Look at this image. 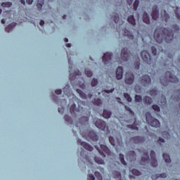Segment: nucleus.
<instances>
[{
    "label": "nucleus",
    "instance_id": "obj_1",
    "mask_svg": "<svg viewBox=\"0 0 180 180\" xmlns=\"http://www.w3.org/2000/svg\"><path fill=\"white\" fill-rule=\"evenodd\" d=\"M179 33V26L173 25L171 30L167 28H157L154 33V39L161 44L162 43H171L174 40V34Z\"/></svg>",
    "mask_w": 180,
    "mask_h": 180
},
{
    "label": "nucleus",
    "instance_id": "obj_2",
    "mask_svg": "<svg viewBox=\"0 0 180 180\" xmlns=\"http://www.w3.org/2000/svg\"><path fill=\"white\" fill-rule=\"evenodd\" d=\"M143 157L141 158L140 160V164L141 165H147V164H150L151 167H158V161L155 158V152L154 150L150 151V159L148 156V150H143Z\"/></svg>",
    "mask_w": 180,
    "mask_h": 180
},
{
    "label": "nucleus",
    "instance_id": "obj_3",
    "mask_svg": "<svg viewBox=\"0 0 180 180\" xmlns=\"http://www.w3.org/2000/svg\"><path fill=\"white\" fill-rule=\"evenodd\" d=\"M160 82L163 86H168L169 82L178 84L179 79L171 72L167 71L165 72L164 77L160 78Z\"/></svg>",
    "mask_w": 180,
    "mask_h": 180
},
{
    "label": "nucleus",
    "instance_id": "obj_4",
    "mask_svg": "<svg viewBox=\"0 0 180 180\" xmlns=\"http://www.w3.org/2000/svg\"><path fill=\"white\" fill-rule=\"evenodd\" d=\"M94 147L102 157H106V155L108 157H113V153L105 145L100 144V148L98 146H95Z\"/></svg>",
    "mask_w": 180,
    "mask_h": 180
},
{
    "label": "nucleus",
    "instance_id": "obj_5",
    "mask_svg": "<svg viewBox=\"0 0 180 180\" xmlns=\"http://www.w3.org/2000/svg\"><path fill=\"white\" fill-rule=\"evenodd\" d=\"M146 120L148 123V124H150L152 127H160L161 126V124L160 123V121L151 115V113L146 112Z\"/></svg>",
    "mask_w": 180,
    "mask_h": 180
},
{
    "label": "nucleus",
    "instance_id": "obj_6",
    "mask_svg": "<svg viewBox=\"0 0 180 180\" xmlns=\"http://www.w3.org/2000/svg\"><path fill=\"white\" fill-rule=\"evenodd\" d=\"M83 137H85L88 141L91 140L92 141H98L99 140V136L96 135V133L94 131H86L84 134H82Z\"/></svg>",
    "mask_w": 180,
    "mask_h": 180
},
{
    "label": "nucleus",
    "instance_id": "obj_7",
    "mask_svg": "<svg viewBox=\"0 0 180 180\" xmlns=\"http://www.w3.org/2000/svg\"><path fill=\"white\" fill-rule=\"evenodd\" d=\"M139 83L142 86H148L151 85V77L148 75H143L139 79Z\"/></svg>",
    "mask_w": 180,
    "mask_h": 180
},
{
    "label": "nucleus",
    "instance_id": "obj_8",
    "mask_svg": "<svg viewBox=\"0 0 180 180\" xmlns=\"http://www.w3.org/2000/svg\"><path fill=\"white\" fill-rule=\"evenodd\" d=\"M95 126H96L98 127V129H100L101 130H103V131H109V127L106 125V122H105L102 120L97 119L95 121Z\"/></svg>",
    "mask_w": 180,
    "mask_h": 180
},
{
    "label": "nucleus",
    "instance_id": "obj_9",
    "mask_svg": "<svg viewBox=\"0 0 180 180\" xmlns=\"http://www.w3.org/2000/svg\"><path fill=\"white\" fill-rule=\"evenodd\" d=\"M132 54L127 48H123L121 51V58L123 61H129Z\"/></svg>",
    "mask_w": 180,
    "mask_h": 180
},
{
    "label": "nucleus",
    "instance_id": "obj_10",
    "mask_svg": "<svg viewBox=\"0 0 180 180\" xmlns=\"http://www.w3.org/2000/svg\"><path fill=\"white\" fill-rule=\"evenodd\" d=\"M141 56L142 58V60H143V61L146 63V64H151L153 59L151 58V55H150V53H148V51H142L141 53Z\"/></svg>",
    "mask_w": 180,
    "mask_h": 180
},
{
    "label": "nucleus",
    "instance_id": "obj_11",
    "mask_svg": "<svg viewBox=\"0 0 180 180\" xmlns=\"http://www.w3.org/2000/svg\"><path fill=\"white\" fill-rule=\"evenodd\" d=\"M86 154H88V152L83 151V158L84 159V163L87 164L89 168H90V169H91L92 172H94V169H95V167H93L94 163H92V162H91V160H89V157Z\"/></svg>",
    "mask_w": 180,
    "mask_h": 180
},
{
    "label": "nucleus",
    "instance_id": "obj_12",
    "mask_svg": "<svg viewBox=\"0 0 180 180\" xmlns=\"http://www.w3.org/2000/svg\"><path fill=\"white\" fill-rule=\"evenodd\" d=\"M134 82V73L127 72L125 75V83L128 85H131Z\"/></svg>",
    "mask_w": 180,
    "mask_h": 180
},
{
    "label": "nucleus",
    "instance_id": "obj_13",
    "mask_svg": "<svg viewBox=\"0 0 180 180\" xmlns=\"http://www.w3.org/2000/svg\"><path fill=\"white\" fill-rule=\"evenodd\" d=\"M84 111V108L79 105L78 108H77V105L75 103L72 104L70 107V113L72 115H75L77 116L78 113H81V112Z\"/></svg>",
    "mask_w": 180,
    "mask_h": 180
},
{
    "label": "nucleus",
    "instance_id": "obj_14",
    "mask_svg": "<svg viewBox=\"0 0 180 180\" xmlns=\"http://www.w3.org/2000/svg\"><path fill=\"white\" fill-rule=\"evenodd\" d=\"M113 57V54L110 52H107L104 53L103 56V61L104 64L106 65L107 64H109L112 61V58Z\"/></svg>",
    "mask_w": 180,
    "mask_h": 180
},
{
    "label": "nucleus",
    "instance_id": "obj_15",
    "mask_svg": "<svg viewBox=\"0 0 180 180\" xmlns=\"http://www.w3.org/2000/svg\"><path fill=\"white\" fill-rule=\"evenodd\" d=\"M77 144L78 146H82V147L84 148L87 151H92V150H94V148L91 145L88 144L86 142L82 141L81 139L77 140Z\"/></svg>",
    "mask_w": 180,
    "mask_h": 180
},
{
    "label": "nucleus",
    "instance_id": "obj_16",
    "mask_svg": "<svg viewBox=\"0 0 180 180\" xmlns=\"http://www.w3.org/2000/svg\"><path fill=\"white\" fill-rule=\"evenodd\" d=\"M130 141L135 144H141V143H144V141H146V139L143 136H134L131 138Z\"/></svg>",
    "mask_w": 180,
    "mask_h": 180
},
{
    "label": "nucleus",
    "instance_id": "obj_17",
    "mask_svg": "<svg viewBox=\"0 0 180 180\" xmlns=\"http://www.w3.org/2000/svg\"><path fill=\"white\" fill-rule=\"evenodd\" d=\"M109 141L111 144V146H120L122 147L123 146V141H122V137L120 138V139H117V141H115V139L112 136L109 137Z\"/></svg>",
    "mask_w": 180,
    "mask_h": 180
},
{
    "label": "nucleus",
    "instance_id": "obj_18",
    "mask_svg": "<svg viewBox=\"0 0 180 180\" xmlns=\"http://www.w3.org/2000/svg\"><path fill=\"white\" fill-rule=\"evenodd\" d=\"M151 16H152V19L153 20H157V19H158V18L160 16V13L158 11V6H157L156 5L153 6V11L151 13Z\"/></svg>",
    "mask_w": 180,
    "mask_h": 180
},
{
    "label": "nucleus",
    "instance_id": "obj_19",
    "mask_svg": "<svg viewBox=\"0 0 180 180\" xmlns=\"http://www.w3.org/2000/svg\"><path fill=\"white\" fill-rule=\"evenodd\" d=\"M89 116H91V112H89L88 116H84L79 119L80 124H88L89 123Z\"/></svg>",
    "mask_w": 180,
    "mask_h": 180
},
{
    "label": "nucleus",
    "instance_id": "obj_20",
    "mask_svg": "<svg viewBox=\"0 0 180 180\" xmlns=\"http://www.w3.org/2000/svg\"><path fill=\"white\" fill-rule=\"evenodd\" d=\"M117 79H122L123 78V67L119 66L116 70Z\"/></svg>",
    "mask_w": 180,
    "mask_h": 180
},
{
    "label": "nucleus",
    "instance_id": "obj_21",
    "mask_svg": "<svg viewBox=\"0 0 180 180\" xmlns=\"http://www.w3.org/2000/svg\"><path fill=\"white\" fill-rule=\"evenodd\" d=\"M63 92L66 96H71V95L72 94V91H71V89L68 85H66L63 88Z\"/></svg>",
    "mask_w": 180,
    "mask_h": 180
},
{
    "label": "nucleus",
    "instance_id": "obj_22",
    "mask_svg": "<svg viewBox=\"0 0 180 180\" xmlns=\"http://www.w3.org/2000/svg\"><path fill=\"white\" fill-rule=\"evenodd\" d=\"M124 36L128 37L129 40H134V35L126 29L124 30Z\"/></svg>",
    "mask_w": 180,
    "mask_h": 180
},
{
    "label": "nucleus",
    "instance_id": "obj_23",
    "mask_svg": "<svg viewBox=\"0 0 180 180\" xmlns=\"http://www.w3.org/2000/svg\"><path fill=\"white\" fill-rule=\"evenodd\" d=\"M127 157L130 160V161H134V160H136V152H134V150L128 152Z\"/></svg>",
    "mask_w": 180,
    "mask_h": 180
},
{
    "label": "nucleus",
    "instance_id": "obj_24",
    "mask_svg": "<svg viewBox=\"0 0 180 180\" xmlns=\"http://www.w3.org/2000/svg\"><path fill=\"white\" fill-rule=\"evenodd\" d=\"M142 20L144 23H146V25H150V17L146 12L143 13Z\"/></svg>",
    "mask_w": 180,
    "mask_h": 180
},
{
    "label": "nucleus",
    "instance_id": "obj_25",
    "mask_svg": "<svg viewBox=\"0 0 180 180\" xmlns=\"http://www.w3.org/2000/svg\"><path fill=\"white\" fill-rule=\"evenodd\" d=\"M151 178L153 180L158 179V178H167V173H162L160 174H153Z\"/></svg>",
    "mask_w": 180,
    "mask_h": 180
},
{
    "label": "nucleus",
    "instance_id": "obj_26",
    "mask_svg": "<svg viewBox=\"0 0 180 180\" xmlns=\"http://www.w3.org/2000/svg\"><path fill=\"white\" fill-rule=\"evenodd\" d=\"M15 27H16V22H12L11 24L6 27L5 30L6 32H7V33H9L10 32H12V30H13V28Z\"/></svg>",
    "mask_w": 180,
    "mask_h": 180
},
{
    "label": "nucleus",
    "instance_id": "obj_27",
    "mask_svg": "<svg viewBox=\"0 0 180 180\" xmlns=\"http://www.w3.org/2000/svg\"><path fill=\"white\" fill-rule=\"evenodd\" d=\"M111 18L113 19L115 23H119L120 26H121L122 24H120V18H119V14L114 13Z\"/></svg>",
    "mask_w": 180,
    "mask_h": 180
},
{
    "label": "nucleus",
    "instance_id": "obj_28",
    "mask_svg": "<svg viewBox=\"0 0 180 180\" xmlns=\"http://www.w3.org/2000/svg\"><path fill=\"white\" fill-rule=\"evenodd\" d=\"M53 101H55V102H56V103H58L60 104V103H65V105H67V100L65 99H62V100H60L58 99V97H57V96H55L54 94H53Z\"/></svg>",
    "mask_w": 180,
    "mask_h": 180
},
{
    "label": "nucleus",
    "instance_id": "obj_29",
    "mask_svg": "<svg viewBox=\"0 0 180 180\" xmlns=\"http://www.w3.org/2000/svg\"><path fill=\"white\" fill-rule=\"evenodd\" d=\"M162 19L166 22H168V20H169V14H168L167 11H163V12H162Z\"/></svg>",
    "mask_w": 180,
    "mask_h": 180
},
{
    "label": "nucleus",
    "instance_id": "obj_30",
    "mask_svg": "<svg viewBox=\"0 0 180 180\" xmlns=\"http://www.w3.org/2000/svg\"><path fill=\"white\" fill-rule=\"evenodd\" d=\"M143 103L145 105H151L153 103V98L148 96L143 97Z\"/></svg>",
    "mask_w": 180,
    "mask_h": 180
},
{
    "label": "nucleus",
    "instance_id": "obj_31",
    "mask_svg": "<svg viewBox=\"0 0 180 180\" xmlns=\"http://www.w3.org/2000/svg\"><path fill=\"white\" fill-rule=\"evenodd\" d=\"M81 72H79V70H77L76 72H75L73 74L72 73H70V79L71 81H72V79H74L75 78H77V76H79L81 75Z\"/></svg>",
    "mask_w": 180,
    "mask_h": 180
},
{
    "label": "nucleus",
    "instance_id": "obj_32",
    "mask_svg": "<svg viewBox=\"0 0 180 180\" xmlns=\"http://www.w3.org/2000/svg\"><path fill=\"white\" fill-rule=\"evenodd\" d=\"M127 21L130 25H132V26H136V19H134V15L128 16Z\"/></svg>",
    "mask_w": 180,
    "mask_h": 180
},
{
    "label": "nucleus",
    "instance_id": "obj_33",
    "mask_svg": "<svg viewBox=\"0 0 180 180\" xmlns=\"http://www.w3.org/2000/svg\"><path fill=\"white\" fill-rule=\"evenodd\" d=\"M112 116V112L108 110H104L103 112V117L105 119H109Z\"/></svg>",
    "mask_w": 180,
    "mask_h": 180
},
{
    "label": "nucleus",
    "instance_id": "obj_34",
    "mask_svg": "<svg viewBox=\"0 0 180 180\" xmlns=\"http://www.w3.org/2000/svg\"><path fill=\"white\" fill-rule=\"evenodd\" d=\"M112 175L115 179H122V173L117 172L116 170L112 172Z\"/></svg>",
    "mask_w": 180,
    "mask_h": 180
},
{
    "label": "nucleus",
    "instance_id": "obj_35",
    "mask_svg": "<svg viewBox=\"0 0 180 180\" xmlns=\"http://www.w3.org/2000/svg\"><path fill=\"white\" fill-rule=\"evenodd\" d=\"M77 94H79L80 98H82V99H86V94H85V93H84L81 89H77Z\"/></svg>",
    "mask_w": 180,
    "mask_h": 180
},
{
    "label": "nucleus",
    "instance_id": "obj_36",
    "mask_svg": "<svg viewBox=\"0 0 180 180\" xmlns=\"http://www.w3.org/2000/svg\"><path fill=\"white\" fill-rule=\"evenodd\" d=\"M163 158L167 164H169L171 162V158L169 157V155L167 153H163Z\"/></svg>",
    "mask_w": 180,
    "mask_h": 180
},
{
    "label": "nucleus",
    "instance_id": "obj_37",
    "mask_svg": "<svg viewBox=\"0 0 180 180\" xmlns=\"http://www.w3.org/2000/svg\"><path fill=\"white\" fill-rule=\"evenodd\" d=\"M43 5H44V0H38V3L37 4L38 11H41Z\"/></svg>",
    "mask_w": 180,
    "mask_h": 180
},
{
    "label": "nucleus",
    "instance_id": "obj_38",
    "mask_svg": "<svg viewBox=\"0 0 180 180\" xmlns=\"http://www.w3.org/2000/svg\"><path fill=\"white\" fill-rule=\"evenodd\" d=\"M94 160H95V162H96L97 164H105V160H103L102 158L98 157V156H96L94 158Z\"/></svg>",
    "mask_w": 180,
    "mask_h": 180
},
{
    "label": "nucleus",
    "instance_id": "obj_39",
    "mask_svg": "<svg viewBox=\"0 0 180 180\" xmlns=\"http://www.w3.org/2000/svg\"><path fill=\"white\" fill-rule=\"evenodd\" d=\"M64 120L67 123H69L70 124H72V118L68 115H65L64 116Z\"/></svg>",
    "mask_w": 180,
    "mask_h": 180
},
{
    "label": "nucleus",
    "instance_id": "obj_40",
    "mask_svg": "<svg viewBox=\"0 0 180 180\" xmlns=\"http://www.w3.org/2000/svg\"><path fill=\"white\" fill-rule=\"evenodd\" d=\"M93 103L96 106H101L102 105V100L101 98H96L94 100Z\"/></svg>",
    "mask_w": 180,
    "mask_h": 180
},
{
    "label": "nucleus",
    "instance_id": "obj_41",
    "mask_svg": "<svg viewBox=\"0 0 180 180\" xmlns=\"http://www.w3.org/2000/svg\"><path fill=\"white\" fill-rule=\"evenodd\" d=\"M1 6L3 8H11V6H12V2H9V1L4 2L1 4Z\"/></svg>",
    "mask_w": 180,
    "mask_h": 180
},
{
    "label": "nucleus",
    "instance_id": "obj_42",
    "mask_svg": "<svg viewBox=\"0 0 180 180\" xmlns=\"http://www.w3.org/2000/svg\"><path fill=\"white\" fill-rule=\"evenodd\" d=\"M120 160L121 164H123V165H127V163H126V161L124 160V155L123 154H120Z\"/></svg>",
    "mask_w": 180,
    "mask_h": 180
},
{
    "label": "nucleus",
    "instance_id": "obj_43",
    "mask_svg": "<svg viewBox=\"0 0 180 180\" xmlns=\"http://www.w3.org/2000/svg\"><path fill=\"white\" fill-rule=\"evenodd\" d=\"M158 94V91L156 89H152L149 91V95H150V96H157Z\"/></svg>",
    "mask_w": 180,
    "mask_h": 180
},
{
    "label": "nucleus",
    "instance_id": "obj_44",
    "mask_svg": "<svg viewBox=\"0 0 180 180\" xmlns=\"http://www.w3.org/2000/svg\"><path fill=\"white\" fill-rule=\"evenodd\" d=\"M124 98L127 101V102H131V101H132L131 97L130 96L129 94L124 93Z\"/></svg>",
    "mask_w": 180,
    "mask_h": 180
},
{
    "label": "nucleus",
    "instance_id": "obj_45",
    "mask_svg": "<svg viewBox=\"0 0 180 180\" xmlns=\"http://www.w3.org/2000/svg\"><path fill=\"white\" fill-rule=\"evenodd\" d=\"M174 13L179 20H180V8L176 7Z\"/></svg>",
    "mask_w": 180,
    "mask_h": 180
},
{
    "label": "nucleus",
    "instance_id": "obj_46",
    "mask_svg": "<svg viewBox=\"0 0 180 180\" xmlns=\"http://www.w3.org/2000/svg\"><path fill=\"white\" fill-rule=\"evenodd\" d=\"M131 174H133V175H136V176H139V175H141V172L136 169L131 170Z\"/></svg>",
    "mask_w": 180,
    "mask_h": 180
},
{
    "label": "nucleus",
    "instance_id": "obj_47",
    "mask_svg": "<svg viewBox=\"0 0 180 180\" xmlns=\"http://www.w3.org/2000/svg\"><path fill=\"white\" fill-rule=\"evenodd\" d=\"M134 67L136 70L140 68V58L138 57L136 61L134 63Z\"/></svg>",
    "mask_w": 180,
    "mask_h": 180
},
{
    "label": "nucleus",
    "instance_id": "obj_48",
    "mask_svg": "<svg viewBox=\"0 0 180 180\" xmlns=\"http://www.w3.org/2000/svg\"><path fill=\"white\" fill-rule=\"evenodd\" d=\"M127 127L129 129H131L132 130H139V127L135 124H129V125H127Z\"/></svg>",
    "mask_w": 180,
    "mask_h": 180
},
{
    "label": "nucleus",
    "instance_id": "obj_49",
    "mask_svg": "<svg viewBox=\"0 0 180 180\" xmlns=\"http://www.w3.org/2000/svg\"><path fill=\"white\" fill-rule=\"evenodd\" d=\"M94 174L98 180H103V178L102 177V175L101 174V173L99 172H95Z\"/></svg>",
    "mask_w": 180,
    "mask_h": 180
},
{
    "label": "nucleus",
    "instance_id": "obj_50",
    "mask_svg": "<svg viewBox=\"0 0 180 180\" xmlns=\"http://www.w3.org/2000/svg\"><path fill=\"white\" fill-rule=\"evenodd\" d=\"M84 74H86L89 78H91V77L93 75L92 71L89 70V69H85Z\"/></svg>",
    "mask_w": 180,
    "mask_h": 180
},
{
    "label": "nucleus",
    "instance_id": "obj_51",
    "mask_svg": "<svg viewBox=\"0 0 180 180\" xmlns=\"http://www.w3.org/2000/svg\"><path fill=\"white\" fill-rule=\"evenodd\" d=\"M139 5H140V1L139 0H135L134 3V9L137 11V8H139Z\"/></svg>",
    "mask_w": 180,
    "mask_h": 180
},
{
    "label": "nucleus",
    "instance_id": "obj_52",
    "mask_svg": "<svg viewBox=\"0 0 180 180\" xmlns=\"http://www.w3.org/2000/svg\"><path fill=\"white\" fill-rule=\"evenodd\" d=\"M143 101V98L140 95H135V101L136 102H141Z\"/></svg>",
    "mask_w": 180,
    "mask_h": 180
},
{
    "label": "nucleus",
    "instance_id": "obj_53",
    "mask_svg": "<svg viewBox=\"0 0 180 180\" xmlns=\"http://www.w3.org/2000/svg\"><path fill=\"white\" fill-rule=\"evenodd\" d=\"M152 108L155 112H160L161 110V109L160 108V106H158V105H152Z\"/></svg>",
    "mask_w": 180,
    "mask_h": 180
},
{
    "label": "nucleus",
    "instance_id": "obj_54",
    "mask_svg": "<svg viewBox=\"0 0 180 180\" xmlns=\"http://www.w3.org/2000/svg\"><path fill=\"white\" fill-rule=\"evenodd\" d=\"M98 85V79L94 78L91 81V86H96Z\"/></svg>",
    "mask_w": 180,
    "mask_h": 180
},
{
    "label": "nucleus",
    "instance_id": "obj_55",
    "mask_svg": "<svg viewBox=\"0 0 180 180\" xmlns=\"http://www.w3.org/2000/svg\"><path fill=\"white\" fill-rule=\"evenodd\" d=\"M151 50L153 56H157V48L155 46H151Z\"/></svg>",
    "mask_w": 180,
    "mask_h": 180
},
{
    "label": "nucleus",
    "instance_id": "obj_56",
    "mask_svg": "<svg viewBox=\"0 0 180 180\" xmlns=\"http://www.w3.org/2000/svg\"><path fill=\"white\" fill-rule=\"evenodd\" d=\"M125 109H126V110H127V112H129V113H131V115H134V112H133V110H131V108H130V107L126 105Z\"/></svg>",
    "mask_w": 180,
    "mask_h": 180
},
{
    "label": "nucleus",
    "instance_id": "obj_57",
    "mask_svg": "<svg viewBox=\"0 0 180 180\" xmlns=\"http://www.w3.org/2000/svg\"><path fill=\"white\" fill-rule=\"evenodd\" d=\"M87 179L88 180H95V176H94L92 174H90L88 175Z\"/></svg>",
    "mask_w": 180,
    "mask_h": 180
},
{
    "label": "nucleus",
    "instance_id": "obj_58",
    "mask_svg": "<svg viewBox=\"0 0 180 180\" xmlns=\"http://www.w3.org/2000/svg\"><path fill=\"white\" fill-rule=\"evenodd\" d=\"M160 143H165V139L162 138H159V140L158 141V144H160Z\"/></svg>",
    "mask_w": 180,
    "mask_h": 180
},
{
    "label": "nucleus",
    "instance_id": "obj_59",
    "mask_svg": "<svg viewBox=\"0 0 180 180\" xmlns=\"http://www.w3.org/2000/svg\"><path fill=\"white\" fill-rule=\"evenodd\" d=\"M62 92H63V90H61V89H58L56 91H55V93L56 94V95H61Z\"/></svg>",
    "mask_w": 180,
    "mask_h": 180
},
{
    "label": "nucleus",
    "instance_id": "obj_60",
    "mask_svg": "<svg viewBox=\"0 0 180 180\" xmlns=\"http://www.w3.org/2000/svg\"><path fill=\"white\" fill-rule=\"evenodd\" d=\"M113 91H115V89H111L110 90H105L104 92H105L106 94H112Z\"/></svg>",
    "mask_w": 180,
    "mask_h": 180
},
{
    "label": "nucleus",
    "instance_id": "obj_61",
    "mask_svg": "<svg viewBox=\"0 0 180 180\" xmlns=\"http://www.w3.org/2000/svg\"><path fill=\"white\" fill-rule=\"evenodd\" d=\"M64 107L58 108L59 113H64Z\"/></svg>",
    "mask_w": 180,
    "mask_h": 180
},
{
    "label": "nucleus",
    "instance_id": "obj_62",
    "mask_svg": "<svg viewBox=\"0 0 180 180\" xmlns=\"http://www.w3.org/2000/svg\"><path fill=\"white\" fill-rule=\"evenodd\" d=\"M162 134V136H166V137H169V133H168V131H163Z\"/></svg>",
    "mask_w": 180,
    "mask_h": 180
},
{
    "label": "nucleus",
    "instance_id": "obj_63",
    "mask_svg": "<svg viewBox=\"0 0 180 180\" xmlns=\"http://www.w3.org/2000/svg\"><path fill=\"white\" fill-rule=\"evenodd\" d=\"M26 2L28 5H32V4H33V0H26Z\"/></svg>",
    "mask_w": 180,
    "mask_h": 180
},
{
    "label": "nucleus",
    "instance_id": "obj_64",
    "mask_svg": "<svg viewBox=\"0 0 180 180\" xmlns=\"http://www.w3.org/2000/svg\"><path fill=\"white\" fill-rule=\"evenodd\" d=\"M133 1L134 0H127V2L128 4V5L131 6L133 4Z\"/></svg>",
    "mask_w": 180,
    "mask_h": 180
}]
</instances>
